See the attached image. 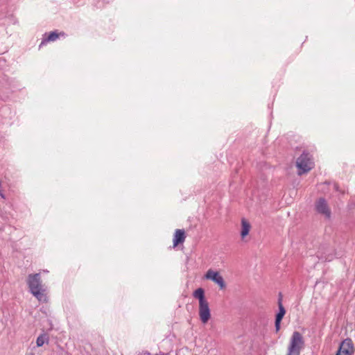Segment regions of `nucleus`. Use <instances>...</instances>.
Returning a JSON list of instances; mask_svg holds the SVG:
<instances>
[{"label":"nucleus","instance_id":"nucleus-3","mask_svg":"<svg viewBox=\"0 0 355 355\" xmlns=\"http://www.w3.org/2000/svg\"><path fill=\"white\" fill-rule=\"evenodd\" d=\"M304 347L303 336L299 331H294L289 340L286 355H300Z\"/></svg>","mask_w":355,"mask_h":355},{"label":"nucleus","instance_id":"nucleus-6","mask_svg":"<svg viewBox=\"0 0 355 355\" xmlns=\"http://www.w3.org/2000/svg\"><path fill=\"white\" fill-rule=\"evenodd\" d=\"M354 353L353 342L350 338H347L340 343L336 355H352Z\"/></svg>","mask_w":355,"mask_h":355},{"label":"nucleus","instance_id":"nucleus-13","mask_svg":"<svg viewBox=\"0 0 355 355\" xmlns=\"http://www.w3.org/2000/svg\"><path fill=\"white\" fill-rule=\"evenodd\" d=\"M280 324H281V322L280 321H276L275 320V330H276V332H278L280 329Z\"/></svg>","mask_w":355,"mask_h":355},{"label":"nucleus","instance_id":"nucleus-9","mask_svg":"<svg viewBox=\"0 0 355 355\" xmlns=\"http://www.w3.org/2000/svg\"><path fill=\"white\" fill-rule=\"evenodd\" d=\"M186 239L185 232L184 230L177 229L174 233L173 243V247L178 246L180 243L184 242Z\"/></svg>","mask_w":355,"mask_h":355},{"label":"nucleus","instance_id":"nucleus-1","mask_svg":"<svg viewBox=\"0 0 355 355\" xmlns=\"http://www.w3.org/2000/svg\"><path fill=\"white\" fill-rule=\"evenodd\" d=\"M193 297L198 301V315L200 322L206 324L211 318L209 303L205 297V291L198 288L193 292Z\"/></svg>","mask_w":355,"mask_h":355},{"label":"nucleus","instance_id":"nucleus-11","mask_svg":"<svg viewBox=\"0 0 355 355\" xmlns=\"http://www.w3.org/2000/svg\"><path fill=\"white\" fill-rule=\"evenodd\" d=\"M49 336L46 334L40 335L36 340V345L37 347H42L44 343H48Z\"/></svg>","mask_w":355,"mask_h":355},{"label":"nucleus","instance_id":"nucleus-7","mask_svg":"<svg viewBox=\"0 0 355 355\" xmlns=\"http://www.w3.org/2000/svg\"><path fill=\"white\" fill-rule=\"evenodd\" d=\"M316 211L322 215L327 219L331 217V210L326 202L323 198H320L315 203Z\"/></svg>","mask_w":355,"mask_h":355},{"label":"nucleus","instance_id":"nucleus-4","mask_svg":"<svg viewBox=\"0 0 355 355\" xmlns=\"http://www.w3.org/2000/svg\"><path fill=\"white\" fill-rule=\"evenodd\" d=\"M296 166L298 168V175L310 171L314 167L312 157L308 153L304 152L296 160Z\"/></svg>","mask_w":355,"mask_h":355},{"label":"nucleus","instance_id":"nucleus-10","mask_svg":"<svg viewBox=\"0 0 355 355\" xmlns=\"http://www.w3.org/2000/svg\"><path fill=\"white\" fill-rule=\"evenodd\" d=\"M250 230V223L245 218H242L241 236L243 240H244V239L249 234Z\"/></svg>","mask_w":355,"mask_h":355},{"label":"nucleus","instance_id":"nucleus-5","mask_svg":"<svg viewBox=\"0 0 355 355\" xmlns=\"http://www.w3.org/2000/svg\"><path fill=\"white\" fill-rule=\"evenodd\" d=\"M205 279L211 280L216 284L220 290H224L226 288L225 280L218 271H215L212 269H209L205 276Z\"/></svg>","mask_w":355,"mask_h":355},{"label":"nucleus","instance_id":"nucleus-2","mask_svg":"<svg viewBox=\"0 0 355 355\" xmlns=\"http://www.w3.org/2000/svg\"><path fill=\"white\" fill-rule=\"evenodd\" d=\"M27 284L31 293L40 302H46L45 289L43 288L39 273L30 274L27 277Z\"/></svg>","mask_w":355,"mask_h":355},{"label":"nucleus","instance_id":"nucleus-12","mask_svg":"<svg viewBox=\"0 0 355 355\" xmlns=\"http://www.w3.org/2000/svg\"><path fill=\"white\" fill-rule=\"evenodd\" d=\"M279 313L277 314L276 315V318H275V320L276 321H282L283 317L284 316L285 313H286V311L282 305V303H279Z\"/></svg>","mask_w":355,"mask_h":355},{"label":"nucleus","instance_id":"nucleus-8","mask_svg":"<svg viewBox=\"0 0 355 355\" xmlns=\"http://www.w3.org/2000/svg\"><path fill=\"white\" fill-rule=\"evenodd\" d=\"M64 35L65 33L64 32L58 33L57 31L51 32L48 35L45 34L40 44V48H41L42 46L46 45L48 42H55L60 37V36Z\"/></svg>","mask_w":355,"mask_h":355},{"label":"nucleus","instance_id":"nucleus-14","mask_svg":"<svg viewBox=\"0 0 355 355\" xmlns=\"http://www.w3.org/2000/svg\"><path fill=\"white\" fill-rule=\"evenodd\" d=\"M0 195H1V196L2 198H4V197H3V195L2 193H0Z\"/></svg>","mask_w":355,"mask_h":355}]
</instances>
